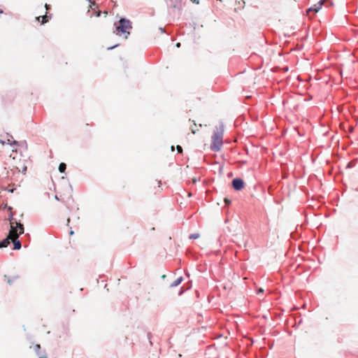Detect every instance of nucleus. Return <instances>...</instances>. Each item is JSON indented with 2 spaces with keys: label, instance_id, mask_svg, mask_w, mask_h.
<instances>
[{
  "label": "nucleus",
  "instance_id": "f257e3e1",
  "mask_svg": "<svg viewBox=\"0 0 358 358\" xmlns=\"http://www.w3.org/2000/svg\"><path fill=\"white\" fill-rule=\"evenodd\" d=\"M223 129L222 128L217 129L214 131L212 136V143L210 149L213 151L218 152L221 150L223 144Z\"/></svg>",
  "mask_w": 358,
  "mask_h": 358
},
{
  "label": "nucleus",
  "instance_id": "f03ea898",
  "mask_svg": "<svg viewBox=\"0 0 358 358\" xmlns=\"http://www.w3.org/2000/svg\"><path fill=\"white\" fill-rule=\"evenodd\" d=\"M24 233V227L20 222H15L10 223V229L8 233L9 238L17 239L19 236Z\"/></svg>",
  "mask_w": 358,
  "mask_h": 358
},
{
  "label": "nucleus",
  "instance_id": "7ed1b4c3",
  "mask_svg": "<svg viewBox=\"0 0 358 358\" xmlns=\"http://www.w3.org/2000/svg\"><path fill=\"white\" fill-rule=\"evenodd\" d=\"M120 24L116 27L117 34L122 32L123 34H126L125 38H127L128 35H129V31L132 29L131 23L129 20L122 18L120 22Z\"/></svg>",
  "mask_w": 358,
  "mask_h": 358
},
{
  "label": "nucleus",
  "instance_id": "20e7f679",
  "mask_svg": "<svg viewBox=\"0 0 358 358\" xmlns=\"http://www.w3.org/2000/svg\"><path fill=\"white\" fill-rule=\"evenodd\" d=\"M232 185L236 190H241L244 187V182L241 178H235L232 181Z\"/></svg>",
  "mask_w": 358,
  "mask_h": 358
},
{
  "label": "nucleus",
  "instance_id": "39448f33",
  "mask_svg": "<svg viewBox=\"0 0 358 358\" xmlns=\"http://www.w3.org/2000/svg\"><path fill=\"white\" fill-rule=\"evenodd\" d=\"M25 160L24 159H22V161L21 162V160H20V162H19V164H14V167L18 170L19 172H21L22 173H25L26 171H27V166L24 163Z\"/></svg>",
  "mask_w": 358,
  "mask_h": 358
},
{
  "label": "nucleus",
  "instance_id": "423d86ee",
  "mask_svg": "<svg viewBox=\"0 0 358 358\" xmlns=\"http://www.w3.org/2000/svg\"><path fill=\"white\" fill-rule=\"evenodd\" d=\"M324 1L325 0H320L317 3L315 4L313 6L308 8L307 10V13L308 14L310 12H313L315 13H317L321 8Z\"/></svg>",
  "mask_w": 358,
  "mask_h": 358
},
{
  "label": "nucleus",
  "instance_id": "0eeeda50",
  "mask_svg": "<svg viewBox=\"0 0 358 358\" xmlns=\"http://www.w3.org/2000/svg\"><path fill=\"white\" fill-rule=\"evenodd\" d=\"M11 238L8 236L6 238L0 242V248H6L9 244Z\"/></svg>",
  "mask_w": 358,
  "mask_h": 358
},
{
  "label": "nucleus",
  "instance_id": "6e6552de",
  "mask_svg": "<svg viewBox=\"0 0 358 358\" xmlns=\"http://www.w3.org/2000/svg\"><path fill=\"white\" fill-rule=\"evenodd\" d=\"M11 241H13L14 244V250H20L21 248V243L17 239H11Z\"/></svg>",
  "mask_w": 358,
  "mask_h": 358
},
{
  "label": "nucleus",
  "instance_id": "1a4fd4ad",
  "mask_svg": "<svg viewBox=\"0 0 358 358\" xmlns=\"http://www.w3.org/2000/svg\"><path fill=\"white\" fill-rule=\"evenodd\" d=\"M41 18L42 19L41 24H43L46 23L48 21L49 17L47 15H44L43 16L36 17V20L37 21H39Z\"/></svg>",
  "mask_w": 358,
  "mask_h": 358
},
{
  "label": "nucleus",
  "instance_id": "9d476101",
  "mask_svg": "<svg viewBox=\"0 0 358 358\" xmlns=\"http://www.w3.org/2000/svg\"><path fill=\"white\" fill-rule=\"evenodd\" d=\"M182 280V277H180V278H178L176 280H174L172 284H171V287H176L178 286V285H180L181 283Z\"/></svg>",
  "mask_w": 358,
  "mask_h": 358
},
{
  "label": "nucleus",
  "instance_id": "9b49d317",
  "mask_svg": "<svg viewBox=\"0 0 358 358\" xmlns=\"http://www.w3.org/2000/svg\"><path fill=\"white\" fill-rule=\"evenodd\" d=\"M192 124L193 125H190V129L192 130V133L194 134H196V131L199 130V129L197 128L198 127L194 121H192Z\"/></svg>",
  "mask_w": 358,
  "mask_h": 358
},
{
  "label": "nucleus",
  "instance_id": "f8f14e48",
  "mask_svg": "<svg viewBox=\"0 0 358 358\" xmlns=\"http://www.w3.org/2000/svg\"><path fill=\"white\" fill-rule=\"evenodd\" d=\"M66 169V164L64 163H61L59 165V172L61 173H64Z\"/></svg>",
  "mask_w": 358,
  "mask_h": 358
},
{
  "label": "nucleus",
  "instance_id": "ddd939ff",
  "mask_svg": "<svg viewBox=\"0 0 358 358\" xmlns=\"http://www.w3.org/2000/svg\"><path fill=\"white\" fill-rule=\"evenodd\" d=\"M8 220L10 222V223H13V222H16L14 219H13V212H11L9 215V217H8Z\"/></svg>",
  "mask_w": 358,
  "mask_h": 358
},
{
  "label": "nucleus",
  "instance_id": "4468645a",
  "mask_svg": "<svg viewBox=\"0 0 358 358\" xmlns=\"http://www.w3.org/2000/svg\"><path fill=\"white\" fill-rule=\"evenodd\" d=\"M199 237V234H192L189 236V238H191V239H196V238H198Z\"/></svg>",
  "mask_w": 358,
  "mask_h": 358
},
{
  "label": "nucleus",
  "instance_id": "2eb2a0df",
  "mask_svg": "<svg viewBox=\"0 0 358 358\" xmlns=\"http://www.w3.org/2000/svg\"><path fill=\"white\" fill-rule=\"evenodd\" d=\"M8 144H10V145H12V144H13V145H17V141H12L10 139H8Z\"/></svg>",
  "mask_w": 358,
  "mask_h": 358
},
{
  "label": "nucleus",
  "instance_id": "dca6fc26",
  "mask_svg": "<svg viewBox=\"0 0 358 358\" xmlns=\"http://www.w3.org/2000/svg\"><path fill=\"white\" fill-rule=\"evenodd\" d=\"M176 149L179 153H181L182 152V149L180 145H177Z\"/></svg>",
  "mask_w": 358,
  "mask_h": 358
},
{
  "label": "nucleus",
  "instance_id": "f3484780",
  "mask_svg": "<svg viewBox=\"0 0 358 358\" xmlns=\"http://www.w3.org/2000/svg\"><path fill=\"white\" fill-rule=\"evenodd\" d=\"M94 13L96 17H99L101 15V12L100 10H95Z\"/></svg>",
  "mask_w": 358,
  "mask_h": 358
},
{
  "label": "nucleus",
  "instance_id": "a211bd4d",
  "mask_svg": "<svg viewBox=\"0 0 358 358\" xmlns=\"http://www.w3.org/2000/svg\"><path fill=\"white\" fill-rule=\"evenodd\" d=\"M6 208L8 209V211H10V213L12 212V207L6 206Z\"/></svg>",
  "mask_w": 358,
  "mask_h": 358
},
{
  "label": "nucleus",
  "instance_id": "6ab92c4d",
  "mask_svg": "<svg viewBox=\"0 0 358 358\" xmlns=\"http://www.w3.org/2000/svg\"><path fill=\"white\" fill-rule=\"evenodd\" d=\"M264 292V289L262 288H259L257 291V294H259V293H263Z\"/></svg>",
  "mask_w": 358,
  "mask_h": 358
},
{
  "label": "nucleus",
  "instance_id": "aec40b11",
  "mask_svg": "<svg viewBox=\"0 0 358 358\" xmlns=\"http://www.w3.org/2000/svg\"><path fill=\"white\" fill-rule=\"evenodd\" d=\"M157 185H158L157 187H158L159 191L160 189H161V185H161V182L160 181L157 182Z\"/></svg>",
  "mask_w": 358,
  "mask_h": 358
},
{
  "label": "nucleus",
  "instance_id": "412c9836",
  "mask_svg": "<svg viewBox=\"0 0 358 358\" xmlns=\"http://www.w3.org/2000/svg\"><path fill=\"white\" fill-rule=\"evenodd\" d=\"M191 1H192L194 3H196V4H198L199 3V0H191Z\"/></svg>",
  "mask_w": 358,
  "mask_h": 358
},
{
  "label": "nucleus",
  "instance_id": "4be33fe9",
  "mask_svg": "<svg viewBox=\"0 0 358 358\" xmlns=\"http://www.w3.org/2000/svg\"><path fill=\"white\" fill-rule=\"evenodd\" d=\"M35 348H36V350H39L41 348V346H40V345L37 344V345H36Z\"/></svg>",
  "mask_w": 358,
  "mask_h": 358
},
{
  "label": "nucleus",
  "instance_id": "5701e85b",
  "mask_svg": "<svg viewBox=\"0 0 358 358\" xmlns=\"http://www.w3.org/2000/svg\"><path fill=\"white\" fill-rule=\"evenodd\" d=\"M45 7L46 10H49L50 9V6L48 4H47V3L45 5Z\"/></svg>",
  "mask_w": 358,
  "mask_h": 358
},
{
  "label": "nucleus",
  "instance_id": "b1692460",
  "mask_svg": "<svg viewBox=\"0 0 358 358\" xmlns=\"http://www.w3.org/2000/svg\"><path fill=\"white\" fill-rule=\"evenodd\" d=\"M224 202H225L226 203H230V201H229L228 199H227V198H226V199H224Z\"/></svg>",
  "mask_w": 358,
  "mask_h": 358
},
{
  "label": "nucleus",
  "instance_id": "393cba45",
  "mask_svg": "<svg viewBox=\"0 0 358 358\" xmlns=\"http://www.w3.org/2000/svg\"><path fill=\"white\" fill-rule=\"evenodd\" d=\"M103 14H104V16H105V17H106V16H107V15H108V12H107V11H104V12H103Z\"/></svg>",
  "mask_w": 358,
  "mask_h": 358
},
{
  "label": "nucleus",
  "instance_id": "a878e982",
  "mask_svg": "<svg viewBox=\"0 0 358 358\" xmlns=\"http://www.w3.org/2000/svg\"><path fill=\"white\" fill-rule=\"evenodd\" d=\"M176 46H177L178 48H179V47L180 46V43H178L176 44Z\"/></svg>",
  "mask_w": 358,
  "mask_h": 358
},
{
  "label": "nucleus",
  "instance_id": "bb28decb",
  "mask_svg": "<svg viewBox=\"0 0 358 358\" xmlns=\"http://www.w3.org/2000/svg\"><path fill=\"white\" fill-rule=\"evenodd\" d=\"M0 143H1V144H3V145L5 143V142H4V141H1V140H0Z\"/></svg>",
  "mask_w": 358,
  "mask_h": 358
},
{
  "label": "nucleus",
  "instance_id": "cd10ccee",
  "mask_svg": "<svg viewBox=\"0 0 358 358\" xmlns=\"http://www.w3.org/2000/svg\"><path fill=\"white\" fill-rule=\"evenodd\" d=\"M92 5H93L94 6H95L96 8L97 7V6H96V4L95 3H92Z\"/></svg>",
  "mask_w": 358,
  "mask_h": 358
},
{
  "label": "nucleus",
  "instance_id": "c85d7f7f",
  "mask_svg": "<svg viewBox=\"0 0 358 358\" xmlns=\"http://www.w3.org/2000/svg\"><path fill=\"white\" fill-rule=\"evenodd\" d=\"M55 199H56L57 200H59V198L57 197V195L55 196Z\"/></svg>",
  "mask_w": 358,
  "mask_h": 358
},
{
  "label": "nucleus",
  "instance_id": "c756f323",
  "mask_svg": "<svg viewBox=\"0 0 358 358\" xmlns=\"http://www.w3.org/2000/svg\"><path fill=\"white\" fill-rule=\"evenodd\" d=\"M3 13V10H0V14Z\"/></svg>",
  "mask_w": 358,
  "mask_h": 358
},
{
  "label": "nucleus",
  "instance_id": "7c9ffc66",
  "mask_svg": "<svg viewBox=\"0 0 358 358\" xmlns=\"http://www.w3.org/2000/svg\"><path fill=\"white\" fill-rule=\"evenodd\" d=\"M40 358H46V357H40Z\"/></svg>",
  "mask_w": 358,
  "mask_h": 358
}]
</instances>
